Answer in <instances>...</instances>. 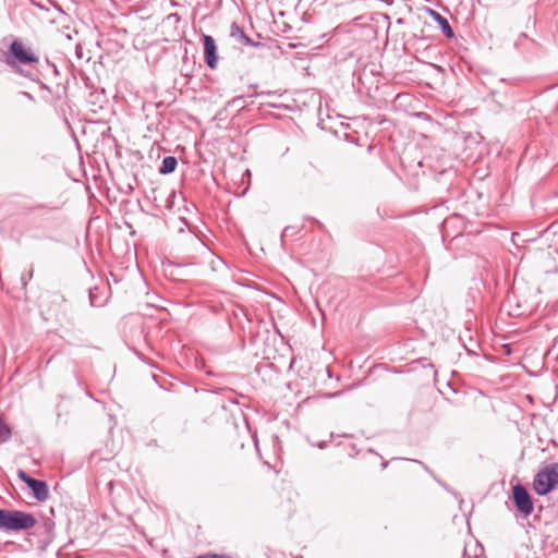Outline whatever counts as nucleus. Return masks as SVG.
<instances>
[{"label": "nucleus", "mask_w": 558, "mask_h": 558, "mask_svg": "<svg viewBox=\"0 0 558 558\" xmlns=\"http://www.w3.org/2000/svg\"><path fill=\"white\" fill-rule=\"evenodd\" d=\"M178 166V160L173 156H167L162 159L161 166L159 168L160 174H170L175 171Z\"/></svg>", "instance_id": "nucleus-11"}, {"label": "nucleus", "mask_w": 558, "mask_h": 558, "mask_svg": "<svg viewBox=\"0 0 558 558\" xmlns=\"http://www.w3.org/2000/svg\"><path fill=\"white\" fill-rule=\"evenodd\" d=\"M454 217H456V221H457L459 218H461V216H460L459 214H457V213L454 214Z\"/></svg>", "instance_id": "nucleus-21"}, {"label": "nucleus", "mask_w": 558, "mask_h": 558, "mask_svg": "<svg viewBox=\"0 0 558 558\" xmlns=\"http://www.w3.org/2000/svg\"><path fill=\"white\" fill-rule=\"evenodd\" d=\"M1 59L13 73L32 82H39V56L20 39H14Z\"/></svg>", "instance_id": "nucleus-1"}, {"label": "nucleus", "mask_w": 558, "mask_h": 558, "mask_svg": "<svg viewBox=\"0 0 558 558\" xmlns=\"http://www.w3.org/2000/svg\"><path fill=\"white\" fill-rule=\"evenodd\" d=\"M204 46V60L210 70H215L218 65V49L213 36L204 34L202 36Z\"/></svg>", "instance_id": "nucleus-7"}, {"label": "nucleus", "mask_w": 558, "mask_h": 558, "mask_svg": "<svg viewBox=\"0 0 558 558\" xmlns=\"http://www.w3.org/2000/svg\"><path fill=\"white\" fill-rule=\"evenodd\" d=\"M448 387L453 390V384L451 380L448 381Z\"/></svg>", "instance_id": "nucleus-20"}, {"label": "nucleus", "mask_w": 558, "mask_h": 558, "mask_svg": "<svg viewBox=\"0 0 558 558\" xmlns=\"http://www.w3.org/2000/svg\"><path fill=\"white\" fill-rule=\"evenodd\" d=\"M512 501L520 514L527 518L534 511V502L531 494L522 484L518 483L512 487Z\"/></svg>", "instance_id": "nucleus-5"}, {"label": "nucleus", "mask_w": 558, "mask_h": 558, "mask_svg": "<svg viewBox=\"0 0 558 558\" xmlns=\"http://www.w3.org/2000/svg\"><path fill=\"white\" fill-rule=\"evenodd\" d=\"M37 523L36 518L20 510L0 509V529L5 531H26Z\"/></svg>", "instance_id": "nucleus-3"}, {"label": "nucleus", "mask_w": 558, "mask_h": 558, "mask_svg": "<svg viewBox=\"0 0 558 558\" xmlns=\"http://www.w3.org/2000/svg\"><path fill=\"white\" fill-rule=\"evenodd\" d=\"M229 36L241 46L246 47H262L263 44L259 41H254L251 37H248L243 27H241L236 22H232L230 25V34Z\"/></svg>", "instance_id": "nucleus-8"}, {"label": "nucleus", "mask_w": 558, "mask_h": 558, "mask_svg": "<svg viewBox=\"0 0 558 558\" xmlns=\"http://www.w3.org/2000/svg\"><path fill=\"white\" fill-rule=\"evenodd\" d=\"M296 232H298V230L294 227H286L283 232H282V238L289 236V235H291L293 233H296Z\"/></svg>", "instance_id": "nucleus-15"}, {"label": "nucleus", "mask_w": 558, "mask_h": 558, "mask_svg": "<svg viewBox=\"0 0 558 558\" xmlns=\"http://www.w3.org/2000/svg\"><path fill=\"white\" fill-rule=\"evenodd\" d=\"M558 485V462L542 468L533 480V487L538 496H546Z\"/></svg>", "instance_id": "nucleus-4"}, {"label": "nucleus", "mask_w": 558, "mask_h": 558, "mask_svg": "<svg viewBox=\"0 0 558 558\" xmlns=\"http://www.w3.org/2000/svg\"><path fill=\"white\" fill-rule=\"evenodd\" d=\"M37 83L39 84V86H40V88H41V89H45V90L50 92L49 86H48V85H46L45 83H43L40 80H39V82H37Z\"/></svg>", "instance_id": "nucleus-18"}, {"label": "nucleus", "mask_w": 558, "mask_h": 558, "mask_svg": "<svg viewBox=\"0 0 558 558\" xmlns=\"http://www.w3.org/2000/svg\"><path fill=\"white\" fill-rule=\"evenodd\" d=\"M11 436H12L11 428L0 417V444L7 442L8 440H10Z\"/></svg>", "instance_id": "nucleus-12"}, {"label": "nucleus", "mask_w": 558, "mask_h": 558, "mask_svg": "<svg viewBox=\"0 0 558 558\" xmlns=\"http://www.w3.org/2000/svg\"><path fill=\"white\" fill-rule=\"evenodd\" d=\"M446 221H447V220H444V221H442V225H441V227H442V229H441V233H442V238H444V239H445V232H446V231H445V225H446Z\"/></svg>", "instance_id": "nucleus-19"}, {"label": "nucleus", "mask_w": 558, "mask_h": 558, "mask_svg": "<svg viewBox=\"0 0 558 558\" xmlns=\"http://www.w3.org/2000/svg\"><path fill=\"white\" fill-rule=\"evenodd\" d=\"M474 548L475 549H474L473 555L469 554L468 549L464 548L462 558H480L482 556V554L484 553V548L482 547V545L478 542L475 543Z\"/></svg>", "instance_id": "nucleus-13"}, {"label": "nucleus", "mask_w": 558, "mask_h": 558, "mask_svg": "<svg viewBox=\"0 0 558 558\" xmlns=\"http://www.w3.org/2000/svg\"><path fill=\"white\" fill-rule=\"evenodd\" d=\"M17 477L32 489L37 501L43 502L49 498V487L45 481L34 478L21 469L17 470Z\"/></svg>", "instance_id": "nucleus-6"}, {"label": "nucleus", "mask_w": 558, "mask_h": 558, "mask_svg": "<svg viewBox=\"0 0 558 558\" xmlns=\"http://www.w3.org/2000/svg\"><path fill=\"white\" fill-rule=\"evenodd\" d=\"M481 138L478 133H469L468 135L462 133L460 135L456 132V149L460 150L459 154H456V159H460L465 165L475 162L482 155Z\"/></svg>", "instance_id": "nucleus-2"}, {"label": "nucleus", "mask_w": 558, "mask_h": 558, "mask_svg": "<svg viewBox=\"0 0 558 558\" xmlns=\"http://www.w3.org/2000/svg\"><path fill=\"white\" fill-rule=\"evenodd\" d=\"M33 274H34V268H33V266H31V269H29V271H28L27 276H24V275H23V276L21 277V282H22V286H23V288H24V289H25V288H26V286H27V281H28V280H31V279L33 278Z\"/></svg>", "instance_id": "nucleus-14"}, {"label": "nucleus", "mask_w": 558, "mask_h": 558, "mask_svg": "<svg viewBox=\"0 0 558 558\" xmlns=\"http://www.w3.org/2000/svg\"><path fill=\"white\" fill-rule=\"evenodd\" d=\"M459 341L461 342V347L463 348L468 356L478 355L477 350L480 349V343L472 336L469 337L468 343L464 342L461 336L459 337Z\"/></svg>", "instance_id": "nucleus-10"}, {"label": "nucleus", "mask_w": 558, "mask_h": 558, "mask_svg": "<svg viewBox=\"0 0 558 558\" xmlns=\"http://www.w3.org/2000/svg\"><path fill=\"white\" fill-rule=\"evenodd\" d=\"M430 15L434 17V20L439 24L440 28L445 33V35L448 38L453 37V29L451 28L448 20L444 17L440 13L429 10Z\"/></svg>", "instance_id": "nucleus-9"}, {"label": "nucleus", "mask_w": 558, "mask_h": 558, "mask_svg": "<svg viewBox=\"0 0 558 558\" xmlns=\"http://www.w3.org/2000/svg\"><path fill=\"white\" fill-rule=\"evenodd\" d=\"M174 197H175V191H171V192H170V194H169V196H168V205H167V207H168L169 209H171V208H172V206H173V201H172V199H173Z\"/></svg>", "instance_id": "nucleus-16"}, {"label": "nucleus", "mask_w": 558, "mask_h": 558, "mask_svg": "<svg viewBox=\"0 0 558 558\" xmlns=\"http://www.w3.org/2000/svg\"><path fill=\"white\" fill-rule=\"evenodd\" d=\"M46 62H47V65H48V66H51V68H52V70H53V72H54L56 74H58V69H57L56 64L51 63L48 59L46 60Z\"/></svg>", "instance_id": "nucleus-17"}, {"label": "nucleus", "mask_w": 558, "mask_h": 558, "mask_svg": "<svg viewBox=\"0 0 558 558\" xmlns=\"http://www.w3.org/2000/svg\"><path fill=\"white\" fill-rule=\"evenodd\" d=\"M458 359H459V360H461V359H462V353H461V352H459V353H458Z\"/></svg>", "instance_id": "nucleus-22"}]
</instances>
